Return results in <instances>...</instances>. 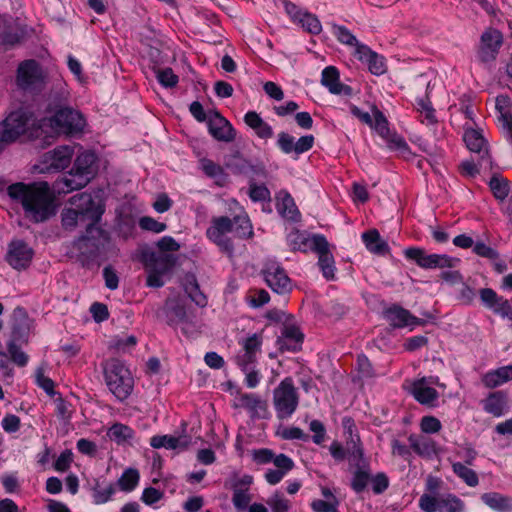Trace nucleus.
Masks as SVG:
<instances>
[{
	"label": "nucleus",
	"instance_id": "obj_4",
	"mask_svg": "<svg viewBox=\"0 0 512 512\" xmlns=\"http://www.w3.org/2000/svg\"><path fill=\"white\" fill-rule=\"evenodd\" d=\"M105 383L109 391L119 401L126 400L134 388V379L125 364L117 359L110 358L102 363Z\"/></svg>",
	"mask_w": 512,
	"mask_h": 512
},
{
	"label": "nucleus",
	"instance_id": "obj_34",
	"mask_svg": "<svg viewBox=\"0 0 512 512\" xmlns=\"http://www.w3.org/2000/svg\"><path fill=\"white\" fill-rule=\"evenodd\" d=\"M481 500L496 512H512V497L497 492L484 493Z\"/></svg>",
	"mask_w": 512,
	"mask_h": 512
},
{
	"label": "nucleus",
	"instance_id": "obj_42",
	"mask_svg": "<svg viewBox=\"0 0 512 512\" xmlns=\"http://www.w3.org/2000/svg\"><path fill=\"white\" fill-rule=\"evenodd\" d=\"M489 187L494 197L500 201L506 199L509 194V184L506 179L500 175H494L489 181Z\"/></svg>",
	"mask_w": 512,
	"mask_h": 512
},
{
	"label": "nucleus",
	"instance_id": "obj_28",
	"mask_svg": "<svg viewBox=\"0 0 512 512\" xmlns=\"http://www.w3.org/2000/svg\"><path fill=\"white\" fill-rule=\"evenodd\" d=\"M408 441L411 449L420 457L431 458L437 454L436 442L426 435L411 434Z\"/></svg>",
	"mask_w": 512,
	"mask_h": 512
},
{
	"label": "nucleus",
	"instance_id": "obj_19",
	"mask_svg": "<svg viewBox=\"0 0 512 512\" xmlns=\"http://www.w3.org/2000/svg\"><path fill=\"white\" fill-rule=\"evenodd\" d=\"M318 254V266L322 272L323 277L327 281L335 280V260L332 253L329 250V243L324 236L314 243V249L312 250Z\"/></svg>",
	"mask_w": 512,
	"mask_h": 512
},
{
	"label": "nucleus",
	"instance_id": "obj_63",
	"mask_svg": "<svg viewBox=\"0 0 512 512\" xmlns=\"http://www.w3.org/2000/svg\"><path fill=\"white\" fill-rule=\"evenodd\" d=\"M250 501L251 496L248 494L247 490L239 489L237 487L234 488L232 502L236 509H246Z\"/></svg>",
	"mask_w": 512,
	"mask_h": 512
},
{
	"label": "nucleus",
	"instance_id": "obj_33",
	"mask_svg": "<svg viewBox=\"0 0 512 512\" xmlns=\"http://www.w3.org/2000/svg\"><path fill=\"white\" fill-rule=\"evenodd\" d=\"M362 240L367 250L376 255H385L389 252L388 243L383 240L376 229H371L362 234Z\"/></svg>",
	"mask_w": 512,
	"mask_h": 512
},
{
	"label": "nucleus",
	"instance_id": "obj_36",
	"mask_svg": "<svg viewBox=\"0 0 512 512\" xmlns=\"http://www.w3.org/2000/svg\"><path fill=\"white\" fill-rule=\"evenodd\" d=\"M150 445L155 449H184L188 446V441L172 435H155L151 438Z\"/></svg>",
	"mask_w": 512,
	"mask_h": 512
},
{
	"label": "nucleus",
	"instance_id": "obj_54",
	"mask_svg": "<svg viewBox=\"0 0 512 512\" xmlns=\"http://www.w3.org/2000/svg\"><path fill=\"white\" fill-rule=\"evenodd\" d=\"M115 493L113 484H109L102 488L99 483H96L93 488V500L95 504H103L110 500L111 496Z\"/></svg>",
	"mask_w": 512,
	"mask_h": 512
},
{
	"label": "nucleus",
	"instance_id": "obj_23",
	"mask_svg": "<svg viewBox=\"0 0 512 512\" xmlns=\"http://www.w3.org/2000/svg\"><path fill=\"white\" fill-rule=\"evenodd\" d=\"M321 84L326 87L330 93L335 95L351 96L353 90L350 86L340 81V74L336 67L327 66L321 74Z\"/></svg>",
	"mask_w": 512,
	"mask_h": 512
},
{
	"label": "nucleus",
	"instance_id": "obj_49",
	"mask_svg": "<svg viewBox=\"0 0 512 512\" xmlns=\"http://www.w3.org/2000/svg\"><path fill=\"white\" fill-rule=\"evenodd\" d=\"M332 33L336 37V39L345 45L353 46L357 44V38L355 35L345 26L332 24Z\"/></svg>",
	"mask_w": 512,
	"mask_h": 512
},
{
	"label": "nucleus",
	"instance_id": "obj_39",
	"mask_svg": "<svg viewBox=\"0 0 512 512\" xmlns=\"http://www.w3.org/2000/svg\"><path fill=\"white\" fill-rule=\"evenodd\" d=\"M234 223L233 231L238 238L248 239L253 237V227L247 214H240L234 216L232 219Z\"/></svg>",
	"mask_w": 512,
	"mask_h": 512
},
{
	"label": "nucleus",
	"instance_id": "obj_1",
	"mask_svg": "<svg viewBox=\"0 0 512 512\" xmlns=\"http://www.w3.org/2000/svg\"><path fill=\"white\" fill-rule=\"evenodd\" d=\"M9 197L19 202L34 222H43L55 214L54 196L47 182H17L7 188Z\"/></svg>",
	"mask_w": 512,
	"mask_h": 512
},
{
	"label": "nucleus",
	"instance_id": "obj_10",
	"mask_svg": "<svg viewBox=\"0 0 512 512\" xmlns=\"http://www.w3.org/2000/svg\"><path fill=\"white\" fill-rule=\"evenodd\" d=\"M45 80L41 65L34 59L22 61L17 68L16 84L25 91L40 89Z\"/></svg>",
	"mask_w": 512,
	"mask_h": 512
},
{
	"label": "nucleus",
	"instance_id": "obj_53",
	"mask_svg": "<svg viewBox=\"0 0 512 512\" xmlns=\"http://www.w3.org/2000/svg\"><path fill=\"white\" fill-rule=\"evenodd\" d=\"M270 300L269 293L264 290H253L246 296L248 305L252 308H259L268 303Z\"/></svg>",
	"mask_w": 512,
	"mask_h": 512
},
{
	"label": "nucleus",
	"instance_id": "obj_24",
	"mask_svg": "<svg viewBox=\"0 0 512 512\" xmlns=\"http://www.w3.org/2000/svg\"><path fill=\"white\" fill-rule=\"evenodd\" d=\"M303 338L304 336L298 327L294 325L285 326L277 340V345L281 351L297 352L301 349Z\"/></svg>",
	"mask_w": 512,
	"mask_h": 512
},
{
	"label": "nucleus",
	"instance_id": "obj_17",
	"mask_svg": "<svg viewBox=\"0 0 512 512\" xmlns=\"http://www.w3.org/2000/svg\"><path fill=\"white\" fill-rule=\"evenodd\" d=\"M34 256L33 249L23 240H13L9 244L6 260L14 269H26Z\"/></svg>",
	"mask_w": 512,
	"mask_h": 512
},
{
	"label": "nucleus",
	"instance_id": "obj_26",
	"mask_svg": "<svg viewBox=\"0 0 512 512\" xmlns=\"http://www.w3.org/2000/svg\"><path fill=\"white\" fill-rule=\"evenodd\" d=\"M14 323L12 326V336L10 340L26 343L30 331V319L24 308L17 307L13 313Z\"/></svg>",
	"mask_w": 512,
	"mask_h": 512
},
{
	"label": "nucleus",
	"instance_id": "obj_56",
	"mask_svg": "<svg viewBox=\"0 0 512 512\" xmlns=\"http://www.w3.org/2000/svg\"><path fill=\"white\" fill-rule=\"evenodd\" d=\"M54 403L57 417L65 422L70 421L73 413L71 404L62 397L56 398Z\"/></svg>",
	"mask_w": 512,
	"mask_h": 512
},
{
	"label": "nucleus",
	"instance_id": "obj_2",
	"mask_svg": "<svg viewBox=\"0 0 512 512\" xmlns=\"http://www.w3.org/2000/svg\"><path fill=\"white\" fill-rule=\"evenodd\" d=\"M70 204L73 208L64 209L62 212V225L65 229H72L81 222L86 224L88 234L102 233L96 226L104 213V207L99 200L96 201L89 193H80L71 197Z\"/></svg>",
	"mask_w": 512,
	"mask_h": 512
},
{
	"label": "nucleus",
	"instance_id": "obj_62",
	"mask_svg": "<svg viewBox=\"0 0 512 512\" xmlns=\"http://www.w3.org/2000/svg\"><path fill=\"white\" fill-rule=\"evenodd\" d=\"M295 138L286 132H280L278 134L277 146L285 154L294 153Z\"/></svg>",
	"mask_w": 512,
	"mask_h": 512
},
{
	"label": "nucleus",
	"instance_id": "obj_16",
	"mask_svg": "<svg viewBox=\"0 0 512 512\" xmlns=\"http://www.w3.org/2000/svg\"><path fill=\"white\" fill-rule=\"evenodd\" d=\"M463 140L471 152L479 155V165L481 167L491 166V160L488 153V144L481 130L466 128L463 135Z\"/></svg>",
	"mask_w": 512,
	"mask_h": 512
},
{
	"label": "nucleus",
	"instance_id": "obj_22",
	"mask_svg": "<svg viewBox=\"0 0 512 512\" xmlns=\"http://www.w3.org/2000/svg\"><path fill=\"white\" fill-rule=\"evenodd\" d=\"M498 122L506 140L512 144V101L508 95L496 97Z\"/></svg>",
	"mask_w": 512,
	"mask_h": 512
},
{
	"label": "nucleus",
	"instance_id": "obj_7",
	"mask_svg": "<svg viewBox=\"0 0 512 512\" xmlns=\"http://www.w3.org/2000/svg\"><path fill=\"white\" fill-rule=\"evenodd\" d=\"M408 260L414 261L422 269L454 268L460 263L459 258L447 254H427L423 248L409 247L404 250Z\"/></svg>",
	"mask_w": 512,
	"mask_h": 512
},
{
	"label": "nucleus",
	"instance_id": "obj_40",
	"mask_svg": "<svg viewBox=\"0 0 512 512\" xmlns=\"http://www.w3.org/2000/svg\"><path fill=\"white\" fill-rule=\"evenodd\" d=\"M370 480L369 465H362L361 468H356L351 480V488L356 493H361L365 490Z\"/></svg>",
	"mask_w": 512,
	"mask_h": 512
},
{
	"label": "nucleus",
	"instance_id": "obj_44",
	"mask_svg": "<svg viewBox=\"0 0 512 512\" xmlns=\"http://www.w3.org/2000/svg\"><path fill=\"white\" fill-rule=\"evenodd\" d=\"M416 105L417 110L424 117L422 122L426 121L427 124H435L437 122L435 109L428 97L417 98Z\"/></svg>",
	"mask_w": 512,
	"mask_h": 512
},
{
	"label": "nucleus",
	"instance_id": "obj_61",
	"mask_svg": "<svg viewBox=\"0 0 512 512\" xmlns=\"http://www.w3.org/2000/svg\"><path fill=\"white\" fill-rule=\"evenodd\" d=\"M249 197L254 202L270 200V191L265 185L252 183L249 186Z\"/></svg>",
	"mask_w": 512,
	"mask_h": 512
},
{
	"label": "nucleus",
	"instance_id": "obj_32",
	"mask_svg": "<svg viewBox=\"0 0 512 512\" xmlns=\"http://www.w3.org/2000/svg\"><path fill=\"white\" fill-rule=\"evenodd\" d=\"M100 236L97 232H93L81 236L75 241V247L80 251L83 256H86L87 259H94L99 253V239L95 236Z\"/></svg>",
	"mask_w": 512,
	"mask_h": 512
},
{
	"label": "nucleus",
	"instance_id": "obj_9",
	"mask_svg": "<svg viewBox=\"0 0 512 512\" xmlns=\"http://www.w3.org/2000/svg\"><path fill=\"white\" fill-rule=\"evenodd\" d=\"M74 155V147L62 145L45 152L35 168L40 173L58 172L66 169Z\"/></svg>",
	"mask_w": 512,
	"mask_h": 512
},
{
	"label": "nucleus",
	"instance_id": "obj_14",
	"mask_svg": "<svg viewBox=\"0 0 512 512\" xmlns=\"http://www.w3.org/2000/svg\"><path fill=\"white\" fill-rule=\"evenodd\" d=\"M372 112L373 120L372 126L370 127L374 129L381 138L391 143L393 147L399 150L407 151L409 149L408 144L404 138L390 131L389 123L385 115L376 106H373Z\"/></svg>",
	"mask_w": 512,
	"mask_h": 512
},
{
	"label": "nucleus",
	"instance_id": "obj_51",
	"mask_svg": "<svg viewBox=\"0 0 512 512\" xmlns=\"http://www.w3.org/2000/svg\"><path fill=\"white\" fill-rule=\"evenodd\" d=\"M239 343L241 344L243 350L248 353H252L257 357V354L261 352L263 338L261 334L254 333Z\"/></svg>",
	"mask_w": 512,
	"mask_h": 512
},
{
	"label": "nucleus",
	"instance_id": "obj_37",
	"mask_svg": "<svg viewBox=\"0 0 512 512\" xmlns=\"http://www.w3.org/2000/svg\"><path fill=\"white\" fill-rule=\"evenodd\" d=\"M239 405L248 410L252 416H260L266 410V403L256 394L244 393L239 397Z\"/></svg>",
	"mask_w": 512,
	"mask_h": 512
},
{
	"label": "nucleus",
	"instance_id": "obj_52",
	"mask_svg": "<svg viewBox=\"0 0 512 512\" xmlns=\"http://www.w3.org/2000/svg\"><path fill=\"white\" fill-rule=\"evenodd\" d=\"M200 165L203 172L210 178L219 179L223 178L225 175L224 169L219 164L215 163L210 159H201Z\"/></svg>",
	"mask_w": 512,
	"mask_h": 512
},
{
	"label": "nucleus",
	"instance_id": "obj_5",
	"mask_svg": "<svg viewBox=\"0 0 512 512\" xmlns=\"http://www.w3.org/2000/svg\"><path fill=\"white\" fill-rule=\"evenodd\" d=\"M273 402L279 419H287L296 411L299 396L292 378L286 377L275 388Z\"/></svg>",
	"mask_w": 512,
	"mask_h": 512
},
{
	"label": "nucleus",
	"instance_id": "obj_59",
	"mask_svg": "<svg viewBox=\"0 0 512 512\" xmlns=\"http://www.w3.org/2000/svg\"><path fill=\"white\" fill-rule=\"evenodd\" d=\"M440 420L434 416H423L420 420V429L425 434H434L441 430Z\"/></svg>",
	"mask_w": 512,
	"mask_h": 512
},
{
	"label": "nucleus",
	"instance_id": "obj_20",
	"mask_svg": "<svg viewBox=\"0 0 512 512\" xmlns=\"http://www.w3.org/2000/svg\"><path fill=\"white\" fill-rule=\"evenodd\" d=\"M384 318L394 328L421 325L422 321L399 305H391L383 311Z\"/></svg>",
	"mask_w": 512,
	"mask_h": 512
},
{
	"label": "nucleus",
	"instance_id": "obj_55",
	"mask_svg": "<svg viewBox=\"0 0 512 512\" xmlns=\"http://www.w3.org/2000/svg\"><path fill=\"white\" fill-rule=\"evenodd\" d=\"M364 63L368 66L369 71L374 75L379 76L386 72L385 59L376 52H374Z\"/></svg>",
	"mask_w": 512,
	"mask_h": 512
},
{
	"label": "nucleus",
	"instance_id": "obj_12",
	"mask_svg": "<svg viewBox=\"0 0 512 512\" xmlns=\"http://www.w3.org/2000/svg\"><path fill=\"white\" fill-rule=\"evenodd\" d=\"M503 44V34L495 28H487L481 35L477 58L481 63L494 62Z\"/></svg>",
	"mask_w": 512,
	"mask_h": 512
},
{
	"label": "nucleus",
	"instance_id": "obj_6",
	"mask_svg": "<svg viewBox=\"0 0 512 512\" xmlns=\"http://www.w3.org/2000/svg\"><path fill=\"white\" fill-rule=\"evenodd\" d=\"M49 126L59 134L78 136L82 134L86 121L80 112L72 108H61L48 119Z\"/></svg>",
	"mask_w": 512,
	"mask_h": 512
},
{
	"label": "nucleus",
	"instance_id": "obj_45",
	"mask_svg": "<svg viewBox=\"0 0 512 512\" xmlns=\"http://www.w3.org/2000/svg\"><path fill=\"white\" fill-rule=\"evenodd\" d=\"M17 343L18 341L9 340L7 343L8 354L13 363L19 367H24L27 365L29 357L25 352L21 350Z\"/></svg>",
	"mask_w": 512,
	"mask_h": 512
},
{
	"label": "nucleus",
	"instance_id": "obj_47",
	"mask_svg": "<svg viewBox=\"0 0 512 512\" xmlns=\"http://www.w3.org/2000/svg\"><path fill=\"white\" fill-rule=\"evenodd\" d=\"M347 457L352 466L361 468L362 465H369L364 459V452L361 445L352 440V447L348 448Z\"/></svg>",
	"mask_w": 512,
	"mask_h": 512
},
{
	"label": "nucleus",
	"instance_id": "obj_18",
	"mask_svg": "<svg viewBox=\"0 0 512 512\" xmlns=\"http://www.w3.org/2000/svg\"><path fill=\"white\" fill-rule=\"evenodd\" d=\"M482 304L493 311V313L512 320V305L509 300L499 296L491 288H482L479 291Z\"/></svg>",
	"mask_w": 512,
	"mask_h": 512
},
{
	"label": "nucleus",
	"instance_id": "obj_27",
	"mask_svg": "<svg viewBox=\"0 0 512 512\" xmlns=\"http://www.w3.org/2000/svg\"><path fill=\"white\" fill-rule=\"evenodd\" d=\"M481 403L486 413L494 417H501L507 409V393L504 391L491 392Z\"/></svg>",
	"mask_w": 512,
	"mask_h": 512
},
{
	"label": "nucleus",
	"instance_id": "obj_57",
	"mask_svg": "<svg viewBox=\"0 0 512 512\" xmlns=\"http://www.w3.org/2000/svg\"><path fill=\"white\" fill-rule=\"evenodd\" d=\"M139 227L142 230L154 233H161L167 229V225L165 223L159 222L149 216H143L139 219Z\"/></svg>",
	"mask_w": 512,
	"mask_h": 512
},
{
	"label": "nucleus",
	"instance_id": "obj_13",
	"mask_svg": "<svg viewBox=\"0 0 512 512\" xmlns=\"http://www.w3.org/2000/svg\"><path fill=\"white\" fill-rule=\"evenodd\" d=\"M207 126L209 133L217 141L229 143L236 138L235 129L218 111L208 112Z\"/></svg>",
	"mask_w": 512,
	"mask_h": 512
},
{
	"label": "nucleus",
	"instance_id": "obj_15",
	"mask_svg": "<svg viewBox=\"0 0 512 512\" xmlns=\"http://www.w3.org/2000/svg\"><path fill=\"white\" fill-rule=\"evenodd\" d=\"M264 280L267 285L278 294H285L291 290V280L283 267L276 262H269L263 269Z\"/></svg>",
	"mask_w": 512,
	"mask_h": 512
},
{
	"label": "nucleus",
	"instance_id": "obj_21",
	"mask_svg": "<svg viewBox=\"0 0 512 512\" xmlns=\"http://www.w3.org/2000/svg\"><path fill=\"white\" fill-rule=\"evenodd\" d=\"M410 394L421 405L428 407L437 406L439 393L435 388L429 386V379L420 378L415 380L411 385Z\"/></svg>",
	"mask_w": 512,
	"mask_h": 512
},
{
	"label": "nucleus",
	"instance_id": "obj_30",
	"mask_svg": "<svg viewBox=\"0 0 512 512\" xmlns=\"http://www.w3.org/2000/svg\"><path fill=\"white\" fill-rule=\"evenodd\" d=\"M277 212L285 219L298 221L300 213L292 196L286 191H280L277 195Z\"/></svg>",
	"mask_w": 512,
	"mask_h": 512
},
{
	"label": "nucleus",
	"instance_id": "obj_64",
	"mask_svg": "<svg viewBox=\"0 0 512 512\" xmlns=\"http://www.w3.org/2000/svg\"><path fill=\"white\" fill-rule=\"evenodd\" d=\"M338 500H314L311 503V508L314 512H338Z\"/></svg>",
	"mask_w": 512,
	"mask_h": 512
},
{
	"label": "nucleus",
	"instance_id": "obj_41",
	"mask_svg": "<svg viewBox=\"0 0 512 512\" xmlns=\"http://www.w3.org/2000/svg\"><path fill=\"white\" fill-rule=\"evenodd\" d=\"M453 472L461 478L468 486L475 487L479 483L477 473L471 468L467 467L461 462H455L452 464Z\"/></svg>",
	"mask_w": 512,
	"mask_h": 512
},
{
	"label": "nucleus",
	"instance_id": "obj_31",
	"mask_svg": "<svg viewBox=\"0 0 512 512\" xmlns=\"http://www.w3.org/2000/svg\"><path fill=\"white\" fill-rule=\"evenodd\" d=\"M481 380L486 388L493 389L499 387L512 380V365L490 370L482 376Z\"/></svg>",
	"mask_w": 512,
	"mask_h": 512
},
{
	"label": "nucleus",
	"instance_id": "obj_11",
	"mask_svg": "<svg viewBox=\"0 0 512 512\" xmlns=\"http://www.w3.org/2000/svg\"><path fill=\"white\" fill-rule=\"evenodd\" d=\"M233 227L234 223L229 217H215L212 219L210 227L206 230V236L222 251L232 255L234 252V245L231 239L226 236V234L232 232Z\"/></svg>",
	"mask_w": 512,
	"mask_h": 512
},
{
	"label": "nucleus",
	"instance_id": "obj_46",
	"mask_svg": "<svg viewBox=\"0 0 512 512\" xmlns=\"http://www.w3.org/2000/svg\"><path fill=\"white\" fill-rule=\"evenodd\" d=\"M464 503L454 495L440 498L438 512H463Z\"/></svg>",
	"mask_w": 512,
	"mask_h": 512
},
{
	"label": "nucleus",
	"instance_id": "obj_38",
	"mask_svg": "<svg viewBox=\"0 0 512 512\" xmlns=\"http://www.w3.org/2000/svg\"><path fill=\"white\" fill-rule=\"evenodd\" d=\"M184 290L189 298L199 307L207 305V298L200 290L197 279L194 275H188L185 278Z\"/></svg>",
	"mask_w": 512,
	"mask_h": 512
},
{
	"label": "nucleus",
	"instance_id": "obj_3",
	"mask_svg": "<svg viewBox=\"0 0 512 512\" xmlns=\"http://www.w3.org/2000/svg\"><path fill=\"white\" fill-rule=\"evenodd\" d=\"M97 157L93 152L85 151L75 159L73 168L54 183L58 194H67L85 187L96 173Z\"/></svg>",
	"mask_w": 512,
	"mask_h": 512
},
{
	"label": "nucleus",
	"instance_id": "obj_58",
	"mask_svg": "<svg viewBox=\"0 0 512 512\" xmlns=\"http://www.w3.org/2000/svg\"><path fill=\"white\" fill-rule=\"evenodd\" d=\"M157 80L162 86L172 88L177 85L179 79L171 68H165L157 71Z\"/></svg>",
	"mask_w": 512,
	"mask_h": 512
},
{
	"label": "nucleus",
	"instance_id": "obj_60",
	"mask_svg": "<svg viewBox=\"0 0 512 512\" xmlns=\"http://www.w3.org/2000/svg\"><path fill=\"white\" fill-rule=\"evenodd\" d=\"M235 362L241 370H248L250 367H255L257 363V357L252 353H248L242 349L235 356Z\"/></svg>",
	"mask_w": 512,
	"mask_h": 512
},
{
	"label": "nucleus",
	"instance_id": "obj_29",
	"mask_svg": "<svg viewBox=\"0 0 512 512\" xmlns=\"http://www.w3.org/2000/svg\"><path fill=\"white\" fill-rule=\"evenodd\" d=\"M323 235L307 237L299 230L293 229L286 237L287 245L292 251L308 252L314 249V243L318 242Z\"/></svg>",
	"mask_w": 512,
	"mask_h": 512
},
{
	"label": "nucleus",
	"instance_id": "obj_35",
	"mask_svg": "<svg viewBox=\"0 0 512 512\" xmlns=\"http://www.w3.org/2000/svg\"><path fill=\"white\" fill-rule=\"evenodd\" d=\"M107 436L118 445L129 444L135 436L134 430L125 424L114 423L108 430Z\"/></svg>",
	"mask_w": 512,
	"mask_h": 512
},
{
	"label": "nucleus",
	"instance_id": "obj_8",
	"mask_svg": "<svg viewBox=\"0 0 512 512\" xmlns=\"http://www.w3.org/2000/svg\"><path fill=\"white\" fill-rule=\"evenodd\" d=\"M31 113L24 108L12 111L0 122V144H10L26 132Z\"/></svg>",
	"mask_w": 512,
	"mask_h": 512
},
{
	"label": "nucleus",
	"instance_id": "obj_50",
	"mask_svg": "<svg viewBox=\"0 0 512 512\" xmlns=\"http://www.w3.org/2000/svg\"><path fill=\"white\" fill-rule=\"evenodd\" d=\"M266 502L272 512H288L291 507L290 501L278 491L271 495Z\"/></svg>",
	"mask_w": 512,
	"mask_h": 512
},
{
	"label": "nucleus",
	"instance_id": "obj_43",
	"mask_svg": "<svg viewBox=\"0 0 512 512\" xmlns=\"http://www.w3.org/2000/svg\"><path fill=\"white\" fill-rule=\"evenodd\" d=\"M139 472L136 469H126L118 479V485L121 490L130 492L135 489L139 482Z\"/></svg>",
	"mask_w": 512,
	"mask_h": 512
},
{
	"label": "nucleus",
	"instance_id": "obj_48",
	"mask_svg": "<svg viewBox=\"0 0 512 512\" xmlns=\"http://www.w3.org/2000/svg\"><path fill=\"white\" fill-rule=\"evenodd\" d=\"M297 23L300 24L305 31L311 34H319L322 30V26L318 18L308 12H304Z\"/></svg>",
	"mask_w": 512,
	"mask_h": 512
},
{
	"label": "nucleus",
	"instance_id": "obj_25",
	"mask_svg": "<svg viewBox=\"0 0 512 512\" xmlns=\"http://www.w3.org/2000/svg\"><path fill=\"white\" fill-rule=\"evenodd\" d=\"M175 264V257L170 254L150 252L145 255L147 271L167 274Z\"/></svg>",
	"mask_w": 512,
	"mask_h": 512
}]
</instances>
